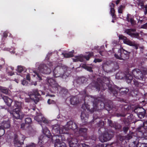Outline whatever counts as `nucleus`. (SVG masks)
I'll use <instances>...</instances> for the list:
<instances>
[{
  "instance_id": "nucleus-39",
  "label": "nucleus",
  "mask_w": 147,
  "mask_h": 147,
  "mask_svg": "<svg viewBox=\"0 0 147 147\" xmlns=\"http://www.w3.org/2000/svg\"><path fill=\"white\" fill-rule=\"evenodd\" d=\"M128 129V128L127 127H125L123 128V130L125 132H126L127 130Z\"/></svg>"
},
{
  "instance_id": "nucleus-36",
  "label": "nucleus",
  "mask_w": 147,
  "mask_h": 147,
  "mask_svg": "<svg viewBox=\"0 0 147 147\" xmlns=\"http://www.w3.org/2000/svg\"><path fill=\"white\" fill-rule=\"evenodd\" d=\"M141 28H147V23L145 24H144V25H143L141 27Z\"/></svg>"
},
{
  "instance_id": "nucleus-31",
  "label": "nucleus",
  "mask_w": 147,
  "mask_h": 147,
  "mask_svg": "<svg viewBox=\"0 0 147 147\" xmlns=\"http://www.w3.org/2000/svg\"><path fill=\"white\" fill-rule=\"evenodd\" d=\"M143 126L145 129H147V121L143 123Z\"/></svg>"
},
{
  "instance_id": "nucleus-58",
  "label": "nucleus",
  "mask_w": 147,
  "mask_h": 147,
  "mask_svg": "<svg viewBox=\"0 0 147 147\" xmlns=\"http://www.w3.org/2000/svg\"><path fill=\"white\" fill-rule=\"evenodd\" d=\"M40 141H41V140H39V143L40 142Z\"/></svg>"
},
{
  "instance_id": "nucleus-19",
  "label": "nucleus",
  "mask_w": 147,
  "mask_h": 147,
  "mask_svg": "<svg viewBox=\"0 0 147 147\" xmlns=\"http://www.w3.org/2000/svg\"><path fill=\"white\" fill-rule=\"evenodd\" d=\"M126 19L127 21L128 22H130L132 25H133L134 24L135 21L131 15L128 14L127 15Z\"/></svg>"
},
{
  "instance_id": "nucleus-10",
  "label": "nucleus",
  "mask_w": 147,
  "mask_h": 147,
  "mask_svg": "<svg viewBox=\"0 0 147 147\" xmlns=\"http://www.w3.org/2000/svg\"><path fill=\"white\" fill-rule=\"evenodd\" d=\"M132 74L134 77L137 79H142L144 77L143 74L138 69H136L133 70Z\"/></svg>"
},
{
  "instance_id": "nucleus-29",
  "label": "nucleus",
  "mask_w": 147,
  "mask_h": 147,
  "mask_svg": "<svg viewBox=\"0 0 147 147\" xmlns=\"http://www.w3.org/2000/svg\"><path fill=\"white\" fill-rule=\"evenodd\" d=\"M111 15L112 16L113 18H114L115 17L114 16V13L115 12V10L113 8H111L110 11Z\"/></svg>"
},
{
  "instance_id": "nucleus-33",
  "label": "nucleus",
  "mask_w": 147,
  "mask_h": 147,
  "mask_svg": "<svg viewBox=\"0 0 147 147\" xmlns=\"http://www.w3.org/2000/svg\"><path fill=\"white\" fill-rule=\"evenodd\" d=\"M22 84L23 85H27L28 82L26 80H24L22 82Z\"/></svg>"
},
{
  "instance_id": "nucleus-20",
  "label": "nucleus",
  "mask_w": 147,
  "mask_h": 147,
  "mask_svg": "<svg viewBox=\"0 0 147 147\" xmlns=\"http://www.w3.org/2000/svg\"><path fill=\"white\" fill-rule=\"evenodd\" d=\"M81 118L83 122L86 121L88 119V117L84 113H82L81 115Z\"/></svg>"
},
{
  "instance_id": "nucleus-4",
  "label": "nucleus",
  "mask_w": 147,
  "mask_h": 147,
  "mask_svg": "<svg viewBox=\"0 0 147 147\" xmlns=\"http://www.w3.org/2000/svg\"><path fill=\"white\" fill-rule=\"evenodd\" d=\"M129 53L123 48H121L118 51V53L115 55V57L119 59L124 60L126 59L128 56Z\"/></svg>"
},
{
  "instance_id": "nucleus-44",
  "label": "nucleus",
  "mask_w": 147,
  "mask_h": 147,
  "mask_svg": "<svg viewBox=\"0 0 147 147\" xmlns=\"http://www.w3.org/2000/svg\"><path fill=\"white\" fill-rule=\"evenodd\" d=\"M25 126V124L24 123H22L21 125V128H23Z\"/></svg>"
},
{
  "instance_id": "nucleus-48",
  "label": "nucleus",
  "mask_w": 147,
  "mask_h": 147,
  "mask_svg": "<svg viewBox=\"0 0 147 147\" xmlns=\"http://www.w3.org/2000/svg\"><path fill=\"white\" fill-rule=\"evenodd\" d=\"M114 4H113V3H112L111 4V7H113L114 6Z\"/></svg>"
},
{
  "instance_id": "nucleus-35",
  "label": "nucleus",
  "mask_w": 147,
  "mask_h": 147,
  "mask_svg": "<svg viewBox=\"0 0 147 147\" xmlns=\"http://www.w3.org/2000/svg\"><path fill=\"white\" fill-rule=\"evenodd\" d=\"M86 69H87V70L88 71H89L91 72V71H92V68L90 67H89L86 66Z\"/></svg>"
},
{
  "instance_id": "nucleus-55",
  "label": "nucleus",
  "mask_w": 147,
  "mask_h": 147,
  "mask_svg": "<svg viewBox=\"0 0 147 147\" xmlns=\"http://www.w3.org/2000/svg\"><path fill=\"white\" fill-rule=\"evenodd\" d=\"M142 21V20H140L139 21H138V22H141Z\"/></svg>"
},
{
  "instance_id": "nucleus-6",
  "label": "nucleus",
  "mask_w": 147,
  "mask_h": 147,
  "mask_svg": "<svg viewBox=\"0 0 147 147\" xmlns=\"http://www.w3.org/2000/svg\"><path fill=\"white\" fill-rule=\"evenodd\" d=\"M61 138L60 136H54L53 137L52 140L53 142H55V147H66L65 144L63 142H61L60 141V139Z\"/></svg>"
},
{
  "instance_id": "nucleus-22",
  "label": "nucleus",
  "mask_w": 147,
  "mask_h": 147,
  "mask_svg": "<svg viewBox=\"0 0 147 147\" xmlns=\"http://www.w3.org/2000/svg\"><path fill=\"white\" fill-rule=\"evenodd\" d=\"M126 80H127V82L128 83L130 82L131 80L133 78L132 76L129 73L126 75Z\"/></svg>"
},
{
  "instance_id": "nucleus-27",
  "label": "nucleus",
  "mask_w": 147,
  "mask_h": 147,
  "mask_svg": "<svg viewBox=\"0 0 147 147\" xmlns=\"http://www.w3.org/2000/svg\"><path fill=\"white\" fill-rule=\"evenodd\" d=\"M0 90L5 94H7L8 92V90L5 87H0Z\"/></svg>"
},
{
  "instance_id": "nucleus-21",
  "label": "nucleus",
  "mask_w": 147,
  "mask_h": 147,
  "mask_svg": "<svg viewBox=\"0 0 147 147\" xmlns=\"http://www.w3.org/2000/svg\"><path fill=\"white\" fill-rule=\"evenodd\" d=\"M77 141L76 139H71L69 141V144L70 147H74L73 146L75 144H77Z\"/></svg>"
},
{
  "instance_id": "nucleus-47",
  "label": "nucleus",
  "mask_w": 147,
  "mask_h": 147,
  "mask_svg": "<svg viewBox=\"0 0 147 147\" xmlns=\"http://www.w3.org/2000/svg\"><path fill=\"white\" fill-rule=\"evenodd\" d=\"M7 36V33L6 32H5L4 33V37H6Z\"/></svg>"
},
{
  "instance_id": "nucleus-62",
  "label": "nucleus",
  "mask_w": 147,
  "mask_h": 147,
  "mask_svg": "<svg viewBox=\"0 0 147 147\" xmlns=\"http://www.w3.org/2000/svg\"><path fill=\"white\" fill-rule=\"evenodd\" d=\"M140 144V143H138V144H139H139Z\"/></svg>"
},
{
  "instance_id": "nucleus-61",
  "label": "nucleus",
  "mask_w": 147,
  "mask_h": 147,
  "mask_svg": "<svg viewBox=\"0 0 147 147\" xmlns=\"http://www.w3.org/2000/svg\"><path fill=\"white\" fill-rule=\"evenodd\" d=\"M59 68V67H57V69H58Z\"/></svg>"
},
{
  "instance_id": "nucleus-14",
  "label": "nucleus",
  "mask_w": 147,
  "mask_h": 147,
  "mask_svg": "<svg viewBox=\"0 0 147 147\" xmlns=\"http://www.w3.org/2000/svg\"><path fill=\"white\" fill-rule=\"evenodd\" d=\"M16 70L18 72L20 73L21 74L20 75L23 77H24L25 75H26V74H24V75H22L23 73H25L26 72V69L24 67H23V66H18V68Z\"/></svg>"
},
{
  "instance_id": "nucleus-41",
  "label": "nucleus",
  "mask_w": 147,
  "mask_h": 147,
  "mask_svg": "<svg viewBox=\"0 0 147 147\" xmlns=\"http://www.w3.org/2000/svg\"><path fill=\"white\" fill-rule=\"evenodd\" d=\"M25 101L26 102H28L30 101V99L28 98H26L25 99Z\"/></svg>"
},
{
  "instance_id": "nucleus-32",
  "label": "nucleus",
  "mask_w": 147,
  "mask_h": 147,
  "mask_svg": "<svg viewBox=\"0 0 147 147\" xmlns=\"http://www.w3.org/2000/svg\"><path fill=\"white\" fill-rule=\"evenodd\" d=\"M47 102L49 104H51L54 103L55 102L53 100H51L50 99H49L47 101Z\"/></svg>"
},
{
  "instance_id": "nucleus-9",
  "label": "nucleus",
  "mask_w": 147,
  "mask_h": 147,
  "mask_svg": "<svg viewBox=\"0 0 147 147\" xmlns=\"http://www.w3.org/2000/svg\"><path fill=\"white\" fill-rule=\"evenodd\" d=\"M48 82L49 85L52 88H50L52 91H54L57 89L58 86V84L52 78L48 79Z\"/></svg>"
},
{
  "instance_id": "nucleus-42",
  "label": "nucleus",
  "mask_w": 147,
  "mask_h": 147,
  "mask_svg": "<svg viewBox=\"0 0 147 147\" xmlns=\"http://www.w3.org/2000/svg\"><path fill=\"white\" fill-rule=\"evenodd\" d=\"M106 146V145H105L104 144H100V147H105Z\"/></svg>"
},
{
  "instance_id": "nucleus-53",
  "label": "nucleus",
  "mask_w": 147,
  "mask_h": 147,
  "mask_svg": "<svg viewBox=\"0 0 147 147\" xmlns=\"http://www.w3.org/2000/svg\"><path fill=\"white\" fill-rule=\"evenodd\" d=\"M60 71H62V70H63V68H61H61H60Z\"/></svg>"
},
{
  "instance_id": "nucleus-52",
  "label": "nucleus",
  "mask_w": 147,
  "mask_h": 147,
  "mask_svg": "<svg viewBox=\"0 0 147 147\" xmlns=\"http://www.w3.org/2000/svg\"><path fill=\"white\" fill-rule=\"evenodd\" d=\"M11 53H14V51H13L11 52Z\"/></svg>"
},
{
  "instance_id": "nucleus-11",
  "label": "nucleus",
  "mask_w": 147,
  "mask_h": 147,
  "mask_svg": "<svg viewBox=\"0 0 147 147\" xmlns=\"http://www.w3.org/2000/svg\"><path fill=\"white\" fill-rule=\"evenodd\" d=\"M51 71V69L45 65H44L43 67H40L39 69V73H44L46 74H49Z\"/></svg>"
},
{
  "instance_id": "nucleus-24",
  "label": "nucleus",
  "mask_w": 147,
  "mask_h": 147,
  "mask_svg": "<svg viewBox=\"0 0 147 147\" xmlns=\"http://www.w3.org/2000/svg\"><path fill=\"white\" fill-rule=\"evenodd\" d=\"M125 7V6L124 5H121L119 6L118 8V12L119 13H122Z\"/></svg>"
},
{
  "instance_id": "nucleus-26",
  "label": "nucleus",
  "mask_w": 147,
  "mask_h": 147,
  "mask_svg": "<svg viewBox=\"0 0 147 147\" xmlns=\"http://www.w3.org/2000/svg\"><path fill=\"white\" fill-rule=\"evenodd\" d=\"M73 51H72L71 52H70L68 53H62V55L64 57H72L73 56Z\"/></svg>"
},
{
  "instance_id": "nucleus-3",
  "label": "nucleus",
  "mask_w": 147,
  "mask_h": 147,
  "mask_svg": "<svg viewBox=\"0 0 147 147\" xmlns=\"http://www.w3.org/2000/svg\"><path fill=\"white\" fill-rule=\"evenodd\" d=\"M41 94L44 95L45 94L42 91H40L38 92L37 90L35 89L33 91V93L32 94L29 93V94L31 99L36 103H37L39 100L38 96H39Z\"/></svg>"
},
{
  "instance_id": "nucleus-46",
  "label": "nucleus",
  "mask_w": 147,
  "mask_h": 147,
  "mask_svg": "<svg viewBox=\"0 0 147 147\" xmlns=\"http://www.w3.org/2000/svg\"><path fill=\"white\" fill-rule=\"evenodd\" d=\"M120 1V0H117V1H116V4L117 5V4H118L119 2Z\"/></svg>"
},
{
  "instance_id": "nucleus-2",
  "label": "nucleus",
  "mask_w": 147,
  "mask_h": 147,
  "mask_svg": "<svg viewBox=\"0 0 147 147\" xmlns=\"http://www.w3.org/2000/svg\"><path fill=\"white\" fill-rule=\"evenodd\" d=\"M34 119L38 122L41 123L40 125L42 126V132L44 134H45L48 137H49L50 136V131L47 127L44 128L43 126L42 125V123H47L49 121L43 117L40 113H39L38 115H37L34 117Z\"/></svg>"
},
{
  "instance_id": "nucleus-54",
  "label": "nucleus",
  "mask_w": 147,
  "mask_h": 147,
  "mask_svg": "<svg viewBox=\"0 0 147 147\" xmlns=\"http://www.w3.org/2000/svg\"><path fill=\"white\" fill-rule=\"evenodd\" d=\"M115 17L114 18H113V19H114V18H115ZM112 22H114V19H113V20H112Z\"/></svg>"
},
{
  "instance_id": "nucleus-63",
  "label": "nucleus",
  "mask_w": 147,
  "mask_h": 147,
  "mask_svg": "<svg viewBox=\"0 0 147 147\" xmlns=\"http://www.w3.org/2000/svg\"><path fill=\"white\" fill-rule=\"evenodd\" d=\"M32 147H34V146H33Z\"/></svg>"
},
{
  "instance_id": "nucleus-12",
  "label": "nucleus",
  "mask_w": 147,
  "mask_h": 147,
  "mask_svg": "<svg viewBox=\"0 0 147 147\" xmlns=\"http://www.w3.org/2000/svg\"><path fill=\"white\" fill-rule=\"evenodd\" d=\"M99 139L101 142H104L109 141L110 140V138L108 133H106L101 135L99 137Z\"/></svg>"
},
{
  "instance_id": "nucleus-56",
  "label": "nucleus",
  "mask_w": 147,
  "mask_h": 147,
  "mask_svg": "<svg viewBox=\"0 0 147 147\" xmlns=\"http://www.w3.org/2000/svg\"><path fill=\"white\" fill-rule=\"evenodd\" d=\"M13 73H12V74H10L9 75L10 76H12L13 75Z\"/></svg>"
},
{
  "instance_id": "nucleus-7",
  "label": "nucleus",
  "mask_w": 147,
  "mask_h": 147,
  "mask_svg": "<svg viewBox=\"0 0 147 147\" xmlns=\"http://www.w3.org/2000/svg\"><path fill=\"white\" fill-rule=\"evenodd\" d=\"M119 40H123L124 43L130 46H134L136 49L138 48V46L135 42H132L130 41L127 39L126 37L123 36L122 35H119Z\"/></svg>"
},
{
  "instance_id": "nucleus-64",
  "label": "nucleus",
  "mask_w": 147,
  "mask_h": 147,
  "mask_svg": "<svg viewBox=\"0 0 147 147\" xmlns=\"http://www.w3.org/2000/svg\"><path fill=\"white\" fill-rule=\"evenodd\" d=\"M16 82H17V83H18V82H17V81H16Z\"/></svg>"
},
{
  "instance_id": "nucleus-16",
  "label": "nucleus",
  "mask_w": 147,
  "mask_h": 147,
  "mask_svg": "<svg viewBox=\"0 0 147 147\" xmlns=\"http://www.w3.org/2000/svg\"><path fill=\"white\" fill-rule=\"evenodd\" d=\"M30 75L33 76L34 78L36 79L37 80H40L41 79V77L38 74L36 73L35 71L33 72H30Z\"/></svg>"
},
{
  "instance_id": "nucleus-45",
  "label": "nucleus",
  "mask_w": 147,
  "mask_h": 147,
  "mask_svg": "<svg viewBox=\"0 0 147 147\" xmlns=\"http://www.w3.org/2000/svg\"><path fill=\"white\" fill-rule=\"evenodd\" d=\"M32 85H34V86H36L37 84V83L36 82H33L32 83Z\"/></svg>"
},
{
  "instance_id": "nucleus-57",
  "label": "nucleus",
  "mask_w": 147,
  "mask_h": 147,
  "mask_svg": "<svg viewBox=\"0 0 147 147\" xmlns=\"http://www.w3.org/2000/svg\"><path fill=\"white\" fill-rule=\"evenodd\" d=\"M11 69L12 70H13V69H14V68H13V67H11Z\"/></svg>"
},
{
  "instance_id": "nucleus-34",
  "label": "nucleus",
  "mask_w": 147,
  "mask_h": 147,
  "mask_svg": "<svg viewBox=\"0 0 147 147\" xmlns=\"http://www.w3.org/2000/svg\"><path fill=\"white\" fill-rule=\"evenodd\" d=\"M102 60L101 59H95L94 61L95 63H96L97 62H101Z\"/></svg>"
},
{
  "instance_id": "nucleus-30",
  "label": "nucleus",
  "mask_w": 147,
  "mask_h": 147,
  "mask_svg": "<svg viewBox=\"0 0 147 147\" xmlns=\"http://www.w3.org/2000/svg\"><path fill=\"white\" fill-rule=\"evenodd\" d=\"M87 131V129L85 128H81L79 130L80 133H82V132L85 133Z\"/></svg>"
},
{
  "instance_id": "nucleus-13",
  "label": "nucleus",
  "mask_w": 147,
  "mask_h": 147,
  "mask_svg": "<svg viewBox=\"0 0 147 147\" xmlns=\"http://www.w3.org/2000/svg\"><path fill=\"white\" fill-rule=\"evenodd\" d=\"M134 29H127L125 31V32L132 37H137L138 36V33H135Z\"/></svg>"
},
{
  "instance_id": "nucleus-23",
  "label": "nucleus",
  "mask_w": 147,
  "mask_h": 147,
  "mask_svg": "<svg viewBox=\"0 0 147 147\" xmlns=\"http://www.w3.org/2000/svg\"><path fill=\"white\" fill-rule=\"evenodd\" d=\"M22 106V104L21 102L16 101L14 105V108H16L18 109H20Z\"/></svg>"
},
{
  "instance_id": "nucleus-40",
  "label": "nucleus",
  "mask_w": 147,
  "mask_h": 147,
  "mask_svg": "<svg viewBox=\"0 0 147 147\" xmlns=\"http://www.w3.org/2000/svg\"><path fill=\"white\" fill-rule=\"evenodd\" d=\"M26 78L27 79V80H30V75L29 74H27L26 75Z\"/></svg>"
},
{
  "instance_id": "nucleus-37",
  "label": "nucleus",
  "mask_w": 147,
  "mask_h": 147,
  "mask_svg": "<svg viewBox=\"0 0 147 147\" xmlns=\"http://www.w3.org/2000/svg\"><path fill=\"white\" fill-rule=\"evenodd\" d=\"M144 13L146 14L147 13V5H146L145 7Z\"/></svg>"
},
{
  "instance_id": "nucleus-5",
  "label": "nucleus",
  "mask_w": 147,
  "mask_h": 147,
  "mask_svg": "<svg viewBox=\"0 0 147 147\" xmlns=\"http://www.w3.org/2000/svg\"><path fill=\"white\" fill-rule=\"evenodd\" d=\"M10 113L13 117L16 119H22L24 116L23 113L20 111V109H18L16 108L14 109V111H10Z\"/></svg>"
},
{
  "instance_id": "nucleus-60",
  "label": "nucleus",
  "mask_w": 147,
  "mask_h": 147,
  "mask_svg": "<svg viewBox=\"0 0 147 147\" xmlns=\"http://www.w3.org/2000/svg\"><path fill=\"white\" fill-rule=\"evenodd\" d=\"M55 77H57L59 76H56L55 75Z\"/></svg>"
},
{
  "instance_id": "nucleus-28",
  "label": "nucleus",
  "mask_w": 147,
  "mask_h": 147,
  "mask_svg": "<svg viewBox=\"0 0 147 147\" xmlns=\"http://www.w3.org/2000/svg\"><path fill=\"white\" fill-rule=\"evenodd\" d=\"M25 122L28 124H30L32 122V120L30 118H27L25 119Z\"/></svg>"
},
{
  "instance_id": "nucleus-8",
  "label": "nucleus",
  "mask_w": 147,
  "mask_h": 147,
  "mask_svg": "<svg viewBox=\"0 0 147 147\" xmlns=\"http://www.w3.org/2000/svg\"><path fill=\"white\" fill-rule=\"evenodd\" d=\"M88 53V54L85 56V57H83L82 55L76 56L73 59V60L75 62L78 61L82 62L85 58L86 60H89L90 57L93 55L92 53V52H89Z\"/></svg>"
},
{
  "instance_id": "nucleus-25",
  "label": "nucleus",
  "mask_w": 147,
  "mask_h": 147,
  "mask_svg": "<svg viewBox=\"0 0 147 147\" xmlns=\"http://www.w3.org/2000/svg\"><path fill=\"white\" fill-rule=\"evenodd\" d=\"M78 102V101L77 100V99L76 97H74L71 99V104L73 105H75L77 104Z\"/></svg>"
},
{
  "instance_id": "nucleus-51",
  "label": "nucleus",
  "mask_w": 147,
  "mask_h": 147,
  "mask_svg": "<svg viewBox=\"0 0 147 147\" xmlns=\"http://www.w3.org/2000/svg\"><path fill=\"white\" fill-rule=\"evenodd\" d=\"M16 139H15V140H14V143L15 144H16V143L17 142L16 141Z\"/></svg>"
},
{
  "instance_id": "nucleus-49",
  "label": "nucleus",
  "mask_w": 147,
  "mask_h": 147,
  "mask_svg": "<svg viewBox=\"0 0 147 147\" xmlns=\"http://www.w3.org/2000/svg\"><path fill=\"white\" fill-rule=\"evenodd\" d=\"M49 96L51 97H54L55 96L54 95H49Z\"/></svg>"
},
{
  "instance_id": "nucleus-17",
  "label": "nucleus",
  "mask_w": 147,
  "mask_h": 147,
  "mask_svg": "<svg viewBox=\"0 0 147 147\" xmlns=\"http://www.w3.org/2000/svg\"><path fill=\"white\" fill-rule=\"evenodd\" d=\"M138 111H140V110L142 111V112H139L137 114L138 117L140 118H143L145 115V110L142 108H140L139 109H138Z\"/></svg>"
},
{
  "instance_id": "nucleus-43",
  "label": "nucleus",
  "mask_w": 147,
  "mask_h": 147,
  "mask_svg": "<svg viewBox=\"0 0 147 147\" xmlns=\"http://www.w3.org/2000/svg\"><path fill=\"white\" fill-rule=\"evenodd\" d=\"M82 145L83 147H89L88 145H86L85 144H82Z\"/></svg>"
},
{
  "instance_id": "nucleus-38",
  "label": "nucleus",
  "mask_w": 147,
  "mask_h": 147,
  "mask_svg": "<svg viewBox=\"0 0 147 147\" xmlns=\"http://www.w3.org/2000/svg\"><path fill=\"white\" fill-rule=\"evenodd\" d=\"M134 81V84L137 86H138V85L139 84L138 83V82H136V81L134 80H133Z\"/></svg>"
},
{
  "instance_id": "nucleus-15",
  "label": "nucleus",
  "mask_w": 147,
  "mask_h": 147,
  "mask_svg": "<svg viewBox=\"0 0 147 147\" xmlns=\"http://www.w3.org/2000/svg\"><path fill=\"white\" fill-rule=\"evenodd\" d=\"M2 126H0V129H2L4 132L3 128H8L10 127V125L9 121H4L1 124Z\"/></svg>"
},
{
  "instance_id": "nucleus-1",
  "label": "nucleus",
  "mask_w": 147,
  "mask_h": 147,
  "mask_svg": "<svg viewBox=\"0 0 147 147\" xmlns=\"http://www.w3.org/2000/svg\"><path fill=\"white\" fill-rule=\"evenodd\" d=\"M74 126H76L75 123H73L71 122L68 123L66 125V127H64L62 125L59 126L56 125L53 127V132L56 131V133L60 134H64L66 133V131L68 129H74Z\"/></svg>"
},
{
  "instance_id": "nucleus-59",
  "label": "nucleus",
  "mask_w": 147,
  "mask_h": 147,
  "mask_svg": "<svg viewBox=\"0 0 147 147\" xmlns=\"http://www.w3.org/2000/svg\"><path fill=\"white\" fill-rule=\"evenodd\" d=\"M100 55H103L101 53V52H100Z\"/></svg>"
},
{
  "instance_id": "nucleus-50",
  "label": "nucleus",
  "mask_w": 147,
  "mask_h": 147,
  "mask_svg": "<svg viewBox=\"0 0 147 147\" xmlns=\"http://www.w3.org/2000/svg\"><path fill=\"white\" fill-rule=\"evenodd\" d=\"M138 5H140L141 6V7L143 6V4L142 3H141V4H138Z\"/></svg>"
},
{
  "instance_id": "nucleus-18",
  "label": "nucleus",
  "mask_w": 147,
  "mask_h": 147,
  "mask_svg": "<svg viewBox=\"0 0 147 147\" xmlns=\"http://www.w3.org/2000/svg\"><path fill=\"white\" fill-rule=\"evenodd\" d=\"M3 99L7 105L9 106L11 105L12 102V100L11 99L7 96H4Z\"/></svg>"
}]
</instances>
